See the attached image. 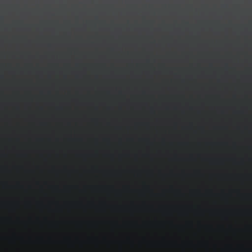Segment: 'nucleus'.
Masks as SVG:
<instances>
[{"mask_svg":"<svg viewBox=\"0 0 252 252\" xmlns=\"http://www.w3.org/2000/svg\"><path fill=\"white\" fill-rule=\"evenodd\" d=\"M51 16H53L54 15H52Z\"/></svg>","mask_w":252,"mask_h":252,"instance_id":"39448f33","label":"nucleus"},{"mask_svg":"<svg viewBox=\"0 0 252 252\" xmlns=\"http://www.w3.org/2000/svg\"><path fill=\"white\" fill-rule=\"evenodd\" d=\"M124 0V6H123V14L122 15V16H126V7H125V0Z\"/></svg>","mask_w":252,"mask_h":252,"instance_id":"f03ea898","label":"nucleus"},{"mask_svg":"<svg viewBox=\"0 0 252 252\" xmlns=\"http://www.w3.org/2000/svg\"><path fill=\"white\" fill-rule=\"evenodd\" d=\"M162 6H163V7H166L167 5V4H165V3H163V4H162Z\"/></svg>","mask_w":252,"mask_h":252,"instance_id":"20e7f679","label":"nucleus"},{"mask_svg":"<svg viewBox=\"0 0 252 252\" xmlns=\"http://www.w3.org/2000/svg\"><path fill=\"white\" fill-rule=\"evenodd\" d=\"M111 16H113L114 15H112Z\"/></svg>","mask_w":252,"mask_h":252,"instance_id":"423d86ee","label":"nucleus"},{"mask_svg":"<svg viewBox=\"0 0 252 252\" xmlns=\"http://www.w3.org/2000/svg\"><path fill=\"white\" fill-rule=\"evenodd\" d=\"M153 16H155V15H153Z\"/></svg>","mask_w":252,"mask_h":252,"instance_id":"0eeeda50","label":"nucleus"},{"mask_svg":"<svg viewBox=\"0 0 252 252\" xmlns=\"http://www.w3.org/2000/svg\"><path fill=\"white\" fill-rule=\"evenodd\" d=\"M118 3L119 0H106L102 4V6L107 8L113 9L118 5Z\"/></svg>","mask_w":252,"mask_h":252,"instance_id":"f257e3e1","label":"nucleus"},{"mask_svg":"<svg viewBox=\"0 0 252 252\" xmlns=\"http://www.w3.org/2000/svg\"><path fill=\"white\" fill-rule=\"evenodd\" d=\"M131 16L129 13V11L128 7V4L127 3V16Z\"/></svg>","mask_w":252,"mask_h":252,"instance_id":"7ed1b4c3","label":"nucleus"}]
</instances>
